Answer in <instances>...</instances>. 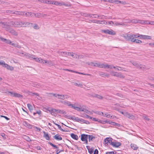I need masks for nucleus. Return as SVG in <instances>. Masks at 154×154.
<instances>
[{
	"mask_svg": "<svg viewBox=\"0 0 154 154\" xmlns=\"http://www.w3.org/2000/svg\"><path fill=\"white\" fill-rule=\"evenodd\" d=\"M68 118L75 121L77 122L82 123H85L87 124H90V122L88 121L84 120L82 118H79L78 117H75V116H68Z\"/></svg>",
	"mask_w": 154,
	"mask_h": 154,
	"instance_id": "f257e3e1",
	"label": "nucleus"
},
{
	"mask_svg": "<svg viewBox=\"0 0 154 154\" xmlns=\"http://www.w3.org/2000/svg\"><path fill=\"white\" fill-rule=\"evenodd\" d=\"M1 40L3 42H5L6 43L12 45L14 47H17L18 48H21L20 46L18 45L17 44H16L14 43H12L11 41L9 39H7L4 38H1Z\"/></svg>",
	"mask_w": 154,
	"mask_h": 154,
	"instance_id": "f03ea898",
	"label": "nucleus"
},
{
	"mask_svg": "<svg viewBox=\"0 0 154 154\" xmlns=\"http://www.w3.org/2000/svg\"><path fill=\"white\" fill-rule=\"evenodd\" d=\"M125 39L127 41H131L132 42H134V40L135 38H134L133 35V34L132 33L128 34H126L124 36Z\"/></svg>",
	"mask_w": 154,
	"mask_h": 154,
	"instance_id": "7ed1b4c3",
	"label": "nucleus"
},
{
	"mask_svg": "<svg viewBox=\"0 0 154 154\" xmlns=\"http://www.w3.org/2000/svg\"><path fill=\"white\" fill-rule=\"evenodd\" d=\"M0 26L4 29L6 31L9 30L10 27L8 22H0Z\"/></svg>",
	"mask_w": 154,
	"mask_h": 154,
	"instance_id": "20e7f679",
	"label": "nucleus"
},
{
	"mask_svg": "<svg viewBox=\"0 0 154 154\" xmlns=\"http://www.w3.org/2000/svg\"><path fill=\"white\" fill-rule=\"evenodd\" d=\"M101 31L102 32L110 35H114L116 34L115 32L112 29H111L110 30H109L108 29L102 30Z\"/></svg>",
	"mask_w": 154,
	"mask_h": 154,
	"instance_id": "39448f33",
	"label": "nucleus"
},
{
	"mask_svg": "<svg viewBox=\"0 0 154 154\" xmlns=\"http://www.w3.org/2000/svg\"><path fill=\"white\" fill-rule=\"evenodd\" d=\"M88 139V136L87 134H83L81 135V140L82 141L85 142L86 144L88 143L87 139Z\"/></svg>",
	"mask_w": 154,
	"mask_h": 154,
	"instance_id": "423d86ee",
	"label": "nucleus"
},
{
	"mask_svg": "<svg viewBox=\"0 0 154 154\" xmlns=\"http://www.w3.org/2000/svg\"><path fill=\"white\" fill-rule=\"evenodd\" d=\"M91 63L93 64L95 66L105 69V65L103 64L100 63H94L92 62H91Z\"/></svg>",
	"mask_w": 154,
	"mask_h": 154,
	"instance_id": "0eeeda50",
	"label": "nucleus"
},
{
	"mask_svg": "<svg viewBox=\"0 0 154 154\" xmlns=\"http://www.w3.org/2000/svg\"><path fill=\"white\" fill-rule=\"evenodd\" d=\"M112 75L114 76H116L121 78H124V76L121 73H119L117 72H113L112 74Z\"/></svg>",
	"mask_w": 154,
	"mask_h": 154,
	"instance_id": "6e6552de",
	"label": "nucleus"
},
{
	"mask_svg": "<svg viewBox=\"0 0 154 154\" xmlns=\"http://www.w3.org/2000/svg\"><path fill=\"white\" fill-rule=\"evenodd\" d=\"M50 94H53L54 97H57L58 99H61L63 100L65 99L64 95H60L59 94L52 93H51Z\"/></svg>",
	"mask_w": 154,
	"mask_h": 154,
	"instance_id": "1a4fd4ad",
	"label": "nucleus"
},
{
	"mask_svg": "<svg viewBox=\"0 0 154 154\" xmlns=\"http://www.w3.org/2000/svg\"><path fill=\"white\" fill-rule=\"evenodd\" d=\"M131 62V63L134 66L136 67H137L140 69L142 68L143 66L140 63H138L137 62L135 61Z\"/></svg>",
	"mask_w": 154,
	"mask_h": 154,
	"instance_id": "9d476101",
	"label": "nucleus"
},
{
	"mask_svg": "<svg viewBox=\"0 0 154 154\" xmlns=\"http://www.w3.org/2000/svg\"><path fill=\"white\" fill-rule=\"evenodd\" d=\"M20 26H22L23 25L25 27L27 26L28 25H31L30 26H32L33 25V23H32L25 22L24 21H20Z\"/></svg>",
	"mask_w": 154,
	"mask_h": 154,
	"instance_id": "9b49d317",
	"label": "nucleus"
},
{
	"mask_svg": "<svg viewBox=\"0 0 154 154\" xmlns=\"http://www.w3.org/2000/svg\"><path fill=\"white\" fill-rule=\"evenodd\" d=\"M121 145L122 143L120 142H113L111 143V145L115 147H118Z\"/></svg>",
	"mask_w": 154,
	"mask_h": 154,
	"instance_id": "f8f14e48",
	"label": "nucleus"
},
{
	"mask_svg": "<svg viewBox=\"0 0 154 154\" xmlns=\"http://www.w3.org/2000/svg\"><path fill=\"white\" fill-rule=\"evenodd\" d=\"M24 56L26 57V58L29 59L30 60L33 59V57L35 56L34 55L28 53H26L24 54Z\"/></svg>",
	"mask_w": 154,
	"mask_h": 154,
	"instance_id": "ddd939ff",
	"label": "nucleus"
},
{
	"mask_svg": "<svg viewBox=\"0 0 154 154\" xmlns=\"http://www.w3.org/2000/svg\"><path fill=\"white\" fill-rule=\"evenodd\" d=\"M7 31H9L10 33L12 34L17 36V33L14 30L11 28L10 27L9 28V30H7Z\"/></svg>",
	"mask_w": 154,
	"mask_h": 154,
	"instance_id": "4468645a",
	"label": "nucleus"
},
{
	"mask_svg": "<svg viewBox=\"0 0 154 154\" xmlns=\"http://www.w3.org/2000/svg\"><path fill=\"white\" fill-rule=\"evenodd\" d=\"M59 6H62L63 5H64L66 7H69L71 6V5L70 3L66 4L63 2H59Z\"/></svg>",
	"mask_w": 154,
	"mask_h": 154,
	"instance_id": "2eb2a0df",
	"label": "nucleus"
},
{
	"mask_svg": "<svg viewBox=\"0 0 154 154\" xmlns=\"http://www.w3.org/2000/svg\"><path fill=\"white\" fill-rule=\"evenodd\" d=\"M55 112H56L58 113H61L63 114H65L66 113V112L63 110H60V109H56L54 110Z\"/></svg>",
	"mask_w": 154,
	"mask_h": 154,
	"instance_id": "dca6fc26",
	"label": "nucleus"
},
{
	"mask_svg": "<svg viewBox=\"0 0 154 154\" xmlns=\"http://www.w3.org/2000/svg\"><path fill=\"white\" fill-rule=\"evenodd\" d=\"M43 133V137L45 138V139L47 140H50V138L49 137L48 133L44 131Z\"/></svg>",
	"mask_w": 154,
	"mask_h": 154,
	"instance_id": "f3484780",
	"label": "nucleus"
},
{
	"mask_svg": "<svg viewBox=\"0 0 154 154\" xmlns=\"http://www.w3.org/2000/svg\"><path fill=\"white\" fill-rule=\"evenodd\" d=\"M95 16H97V17H98V18L100 19H107V17L106 16H105L103 15H95Z\"/></svg>",
	"mask_w": 154,
	"mask_h": 154,
	"instance_id": "a211bd4d",
	"label": "nucleus"
},
{
	"mask_svg": "<svg viewBox=\"0 0 154 154\" xmlns=\"http://www.w3.org/2000/svg\"><path fill=\"white\" fill-rule=\"evenodd\" d=\"M23 13L22 11H14L13 14H15L17 15H23Z\"/></svg>",
	"mask_w": 154,
	"mask_h": 154,
	"instance_id": "6ab92c4d",
	"label": "nucleus"
},
{
	"mask_svg": "<svg viewBox=\"0 0 154 154\" xmlns=\"http://www.w3.org/2000/svg\"><path fill=\"white\" fill-rule=\"evenodd\" d=\"M13 97H16L22 98L23 97V96L19 94L14 92V94Z\"/></svg>",
	"mask_w": 154,
	"mask_h": 154,
	"instance_id": "aec40b11",
	"label": "nucleus"
},
{
	"mask_svg": "<svg viewBox=\"0 0 154 154\" xmlns=\"http://www.w3.org/2000/svg\"><path fill=\"white\" fill-rule=\"evenodd\" d=\"M71 137L72 138L75 140H78L79 138L78 136L73 133L71 134Z\"/></svg>",
	"mask_w": 154,
	"mask_h": 154,
	"instance_id": "412c9836",
	"label": "nucleus"
},
{
	"mask_svg": "<svg viewBox=\"0 0 154 154\" xmlns=\"http://www.w3.org/2000/svg\"><path fill=\"white\" fill-rule=\"evenodd\" d=\"M53 137L57 140H61L62 139V137L57 134L54 136Z\"/></svg>",
	"mask_w": 154,
	"mask_h": 154,
	"instance_id": "4be33fe9",
	"label": "nucleus"
},
{
	"mask_svg": "<svg viewBox=\"0 0 154 154\" xmlns=\"http://www.w3.org/2000/svg\"><path fill=\"white\" fill-rule=\"evenodd\" d=\"M148 20H138V23L141 24H146L148 23Z\"/></svg>",
	"mask_w": 154,
	"mask_h": 154,
	"instance_id": "5701e85b",
	"label": "nucleus"
},
{
	"mask_svg": "<svg viewBox=\"0 0 154 154\" xmlns=\"http://www.w3.org/2000/svg\"><path fill=\"white\" fill-rule=\"evenodd\" d=\"M108 2L110 3H114L116 4H118L119 3H122L120 1L116 0H108Z\"/></svg>",
	"mask_w": 154,
	"mask_h": 154,
	"instance_id": "b1692460",
	"label": "nucleus"
},
{
	"mask_svg": "<svg viewBox=\"0 0 154 154\" xmlns=\"http://www.w3.org/2000/svg\"><path fill=\"white\" fill-rule=\"evenodd\" d=\"M5 67L6 68L10 70L11 71L13 70L14 69V68L13 67L10 66L6 63Z\"/></svg>",
	"mask_w": 154,
	"mask_h": 154,
	"instance_id": "393cba45",
	"label": "nucleus"
},
{
	"mask_svg": "<svg viewBox=\"0 0 154 154\" xmlns=\"http://www.w3.org/2000/svg\"><path fill=\"white\" fill-rule=\"evenodd\" d=\"M88 138L89 139V142L92 141L93 139H94L95 138V137L92 135H88Z\"/></svg>",
	"mask_w": 154,
	"mask_h": 154,
	"instance_id": "a878e982",
	"label": "nucleus"
},
{
	"mask_svg": "<svg viewBox=\"0 0 154 154\" xmlns=\"http://www.w3.org/2000/svg\"><path fill=\"white\" fill-rule=\"evenodd\" d=\"M71 52L64 51V52H63V54H62V56H63L66 57L67 56H70V55H71Z\"/></svg>",
	"mask_w": 154,
	"mask_h": 154,
	"instance_id": "bb28decb",
	"label": "nucleus"
},
{
	"mask_svg": "<svg viewBox=\"0 0 154 154\" xmlns=\"http://www.w3.org/2000/svg\"><path fill=\"white\" fill-rule=\"evenodd\" d=\"M23 125L27 127L28 128H31V125L26 122H23Z\"/></svg>",
	"mask_w": 154,
	"mask_h": 154,
	"instance_id": "cd10ccee",
	"label": "nucleus"
},
{
	"mask_svg": "<svg viewBox=\"0 0 154 154\" xmlns=\"http://www.w3.org/2000/svg\"><path fill=\"white\" fill-rule=\"evenodd\" d=\"M127 115H126V117L128 118L129 119H133L134 118V116L133 115H130V114L128 113L127 114Z\"/></svg>",
	"mask_w": 154,
	"mask_h": 154,
	"instance_id": "c85d7f7f",
	"label": "nucleus"
},
{
	"mask_svg": "<svg viewBox=\"0 0 154 154\" xmlns=\"http://www.w3.org/2000/svg\"><path fill=\"white\" fill-rule=\"evenodd\" d=\"M20 21L14 22V27H17L19 26H20Z\"/></svg>",
	"mask_w": 154,
	"mask_h": 154,
	"instance_id": "c756f323",
	"label": "nucleus"
},
{
	"mask_svg": "<svg viewBox=\"0 0 154 154\" xmlns=\"http://www.w3.org/2000/svg\"><path fill=\"white\" fill-rule=\"evenodd\" d=\"M106 140H107V142L111 144L112 142H113L112 141V139L111 138L107 137L105 139Z\"/></svg>",
	"mask_w": 154,
	"mask_h": 154,
	"instance_id": "7c9ffc66",
	"label": "nucleus"
},
{
	"mask_svg": "<svg viewBox=\"0 0 154 154\" xmlns=\"http://www.w3.org/2000/svg\"><path fill=\"white\" fill-rule=\"evenodd\" d=\"M94 97L97 98L102 100L103 99V97L101 95H98L97 94H95L94 96Z\"/></svg>",
	"mask_w": 154,
	"mask_h": 154,
	"instance_id": "2f4dec72",
	"label": "nucleus"
},
{
	"mask_svg": "<svg viewBox=\"0 0 154 154\" xmlns=\"http://www.w3.org/2000/svg\"><path fill=\"white\" fill-rule=\"evenodd\" d=\"M55 125H57L58 127V128L60 129V130H61V131H63V132H67L68 131H67V130H64L63 129L61 128V126L57 124H55Z\"/></svg>",
	"mask_w": 154,
	"mask_h": 154,
	"instance_id": "473e14b6",
	"label": "nucleus"
},
{
	"mask_svg": "<svg viewBox=\"0 0 154 154\" xmlns=\"http://www.w3.org/2000/svg\"><path fill=\"white\" fill-rule=\"evenodd\" d=\"M103 116L104 117H105L108 118H112V115L110 116L109 114H108L106 113H105L104 115V114Z\"/></svg>",
	"mask_w": 154,
	"mask_h": 154,
	"instance_id": "72a5a7b5",
	"label": "nucleus"
},
{
	"mask_svg": "<svg viewBox=\"0 0 154 154\" xmlns=\"http://www.w3.org/2000/svg\"><path fill=\"white\" fill-rule=\"evenodd\" d=\"M24 138L28 142H31L32 140L28 136H24Z\"/></svg>",
	"mask_w": 154,
	"mask_h": 154,
	"instance_id": "f704fd0d",
	"label": "nucleus"
},
{
	"mask_svg": "<svg viewBox=\"0 0 154 154\" xmlns=\"http://www.w3.org/2000/svg\"><path fill=\"white\" fill-rule=\"evenodd\" d=\"M22 12L23 13V15H22V16L26 17H29V12H26L25 11H22Z\"/></svg>",
	"mask_w": 154,
	"mask_h": 154,
	"instance_id": "c9c22d12",
	"label": "nucleus"
},
{
	"mask_svg": "<svg viewBox=\"0 0 154 154\" xmlns=\"http://www.w3.org/2000/svg\"><path fill=\"white\" fill-rule=\"evenodd\" d=\"M54 1L46 0V3L49 4L54 5Z\"/></svg>",
	"mask_w": 154,
	"mask_h": 154,
	"instance_id": "e433bc0d",
	"label": "nucleus"
},
{
	"mask_svg": "<svg viewBox=\"0 0 154 154\" xmlns=\"http://www.w3.org/2000/svg\"><path fill=\"white\" fill-rule=\"evenodd\" d=\"M131 148L134 150H137L138 148V147H137L136 145L134 144H131Z\"/></svg>",
	"mask_w": 154,
	"mask_h": 154,
	"instance_id": "4c0bfd02",
	"label": "nucleus"
},
{
	"mask_svg": "<svg viewBox=\"0 0 154 154\" xmlns=\"http://www.w3.org/2000/svg\"><path fill=\"white\" fill-rule=\"evenodd\" d=\"M138 20L133 19L132 20H131L130 22L136 24L138 23Z\"/></svg>",
	"mask_w": 154,
	"mask_h": 154,
	"instance_id": "58836bf2",
	"label": "nucleus"
},
{
	"mask_svg": "<svg viewBox=\"0 0 154 154\" xmlns=\"http://www.w3.org/2000/svg\"><path fill=\"white\" fill-rule=\"evenodd\" d=\"M70 55L71 56L75 58H77L78 57V55L72 52L71 53V55Z\"/></svg>",
	"mask_w": 154,
	"mask_h": 154,
	"instance_id": "ea45409f",
	"label": "nucleus"
},
{
	"mask_svg": "<svg viewBox=\"0 0 154 154\" xmlns=\"http://www.w3.org/2000/svg\"><path fill=\"white\" fill-rule=\"evenodd\" d=\"M9 23V26L10 27V26H14V22L13 21H11L10 22H8Z\"/></svg>",
	"mask_w": 154,
	"mask_h": 154,
	"instance_id": "a19ab883",
	"label": "nucleus"
},
{
	"mask_svg": "<svg viewBox=\"0 0 154 154\" xmlns=\"http://www.w3.org/2000/svg\"><path fill=\"white\" fill-rule=\"evenodd\" d=\"M112 125L118 127H120L121 126V125L119 124L116 123L115 122H113Z\"/></svg>",
	"mask_w": 154,
	"mask_h": 154,
	"instance_id": "79ce46f5",
	"label": "nucleus"
},
{
	"mask_svg": "<svg viewBox=\"0 0 154 154\" xmlns=\"http://www.w3.org/2000/svg\"><path fill=\"white\" fill-rule=\"evenodd\" d=\"M27 107L30 111L33 110V108L32 106L30 104H27Z\"/></svg>",
	"mask_w": 154,
	"mask_h": 154,
	"instance_id": "37998d69",
	"label": "nucleus"
},
{
	"mask_svg": "<svg viewBox=\"0 0 154 154\" xmlns=\"http://www.w3.org/2000/svg\"><path fill=\"white\" fill-rule=\"evenodd\" d=\"M48 143L52 147H54L55 149H57L58 147L52 143L51 142H49Z\"/></svg>",
	"mask_w": 154,
	"mask_h": 154,
	"instance_id": "c03bdc74",
	"label": "nucleus"
},
{
	"mask_svg": "<svg viewBox=\"0 0 154 154\" xmlns=\"http://www.w3.org/2000/svg\"><path fill=\"white\" fill-rule=\"evenodd\" d=\"M99 75H100L102 76H108V74H105V73L103 72H100L99 73Z\"/></svg>",
	"mask_w": 154,
	"mask_h": 154,
	"instance_id": "a18cd8bd",
	"label": "nucleus"
},
{
	"mask_svg": "<svg viewBox=\"0 0 154 154\" xmlns=\"http://www.w3.org/2000/svg\"><path fill=\"white\" fill-rule=\"evenodd\" d=\"M100 22L99 23L102 24H107V22L104 20H100Z\"/></svg>",
	"mask_w": 154,
	"mask_h": 154,
	"instance_id": "49530a36",
	"label": "nucleus"
},
{
	"mask_svg": "<svg viewBox=\"0 0 154 154\" xmlns=\"http://www.w3.org/2000/svg\"><path fill=\"white\" fill-rule=\"evenodd\" d=\"M6 63L3 61H0V65H2L3 67H5Z\"/></svg>",
	"mask_w": 154,
	"mask_h": 154,
	"instance_id": "de8ad7c7",
	"label": "nucleus"
},
{
	"mask_svg": "<svg viewBox=\"0 0 154 154\" xmlns=\"http://www.w3.org/2000/svg\"><path fill=\"white\" fill-rule=\"evenodd\" d=\"M94 113H96L100 115L103 116L104 114V113L102 112H101L100 111H96V112H94Z\"/></svg>",
	"mask_w": 154,
	"mask_h": 154,
	"instance_id": "09e8293b",
	"label": "nucleus"
},
{
	"mask_svg": "<svg viewBox=\"0 0 154 154\" xmlns=\"http://www.w3.org/2000/svg\"><path fill=\"white\" fill-rule=\"evenodd\" d=\"M94 151V148L93 147L91 148L90 149L88 150V152L90 154H92Z\"/></svg>",
	"mask_w": 154,
	"mask_h": 154,
	"instance_id": "8fccbe9b",
	"label": "nucleus"
},
{
	"mask_svg": "<svg viewBox=\"0 0 154 154\" xmlns=\"http://www.w3.org/2000/svg\"><path fill=\"white\" fill-rule=\"evenodd\" d=\"M54 110H55V109H51V110H49V111L51 112V115H54V116L55 113L56 112L54 111Z\"/></svg>",
	"mask_w": 154,
	"mask_h": 154,
	"instance_id": "3c124183",
	"label": "nucleus"
},
{
	"mask_svg": "<svg viewBox=\"0 0 154 154\" xmlns=\"http://www.w3.org/2000/svg\"><path fill=\"white\" fill-rule=\"evenodd\" d=\"M5 13L7 14H13L14 11L8 10L6 11Z\"/></svg>",
	"mask_w": 154,
	"mask_h": 154,
	"instance_id": "603ef678",
	"label": "nucleus"
},
{
	"mask_svg": "<svg viewBox=\"0 0 154 154\" xmlns=\"http://www.w3.org/2000/svg\"><path fill=\"white\" fill-rule=\"evenodd\" d=\"M144 39H151V37L150 36L144 35Z\"/></svg>",
	"mask_w": 154,
	"mask_h": 154,
	"instance_id": "864d4df0",
	"label": "nucleus"
},
{
	"mask_svg": "<svg viewBox=\"0 0 154 154\" xmlns=\"http://www.w3.org/2000/svg\"><path fill=\"white\" fill-rule=\"evenodd\" d=\"M114 24L116 26H118L119 25H124V23L122 22L118 23V22H116Z\"/></svg>",
	"mask_w": 154,
	"mask_h": 154,
	"instance_id": "5fc2aeb1",
	"label": "nucleus"
},
{
	"mask_svg": "<svg viewBox=\"0 0 154 154\" xmlns=\"http://www.w3.org/2000/svg\"><path fill=\"white\" fill-rule=\"evenodd\" d=\"M41 58H38V57H33V60H34L36 61L40 62V61Z\"/></svg>",
	"mask_w": 154,
	"mask_h": 154,
	"instance_id": "6e6d98bb",
	"label": "nucleus"
},
{
	"mask_svg": "<svg viewBox=\"0 0 154 154\" xmlns=\"http://www.w3.org/2000/svg\"><path fill=\"white\" fill-rule=\"evenodd\" d=\"M105 69L106 68H110V69H112L113 68V65H109L108 64H106V65H105Z\"/></svg>",
	"mask_w": 154,
	"mask_h": 154,
	"instance_id": "4d7b16f0",
	"label": "nucleus"
},
{
	"mask_svg": "<svg viewBox=\"0 0 154 154\" xmlns=\"http://www.w3.org/2000/svg\"><path fill=\"white\" fill-rule=\"evenodd\" d=\"M134 42H135L137 43L140 44V43H141L142 42L140 40H138V39H135V40H134Z\"/></svg>",
	"mask_w": 154,
	"mask_h": 154,
	"instance_id": "13d9d810",
	"label": "nucleus"
},
{
	"mask_svg": "<svg viewBox=\"0 0 154 154\" xmlns=\"http://www.w3.org/2000/svg\"><path fill=\"white\" fill-rule=\"evenodd\" d=\"M133 36L134 38H139L140 37V34H133Z\"/></svg>",
	"mask_w": 154,
	"mask_h": 154,
	"instance_id": "bf43d9fd",
	"label": "nucleus"
},
{
	"mask_svg": "<svg viewBox=\"0 0 154 154\" xmlns=\"http://www.w3.org/2000/svg\"><path fill=\"white\" fill-rule=\"evenodd\" d=\"M73 108L78 111H80L81 108L79 107L75 106L74 105Z\"/></svg>",
	"mask_w": 154,
	"mask_h": 154,
	"instance_id": "052dcab7",
	"label": "nucleus"
},
{
	"mask_svg": "<svg viewBox=\"0 0 154 154\" xmlns=\"http://www.w3.org/2000/svg\"><path fill=\"white\" fill-rule=\"evenodd\" d=\"M143 118L144 119L146 120L147 121H149L150 120V119L148 118L147 116H146V115L143 116Z\"/></svg>",
	"mask_w": 154,
	"mask_h": 154,
	"instance_id": "680f3d73",
	"label": "nucleus"
},
{
	"mask_svg": "<svg viewBox=\"0 0 154 154\" xmlns=\"http://www.w3.org/2000/svg\"><path fill=\"white\" fill-rule=\"evenodd\" d=\"M92 22L93 23H99V22H100V20H92Z\"/></svg>",
	"mask_w": 154,
	"mask_h": 154,
	"instance_id": "e2e57ef3",
	"label": "nucleus"
},
{
	"mask_svg": "<svg viewBox=\"0 0 154 154\" xmlns=\"http://www.w3.org/2000/svg\"><path fill=\"white\" fill-rule=\"evenodd\" d=\"M116 67H117V70L118 71H122L123 70V69H124L123 68H122V67H119L118 66H116Z\"/></svg>",
	"mask_w": 154,
	"mask_h": 154,
	"instance_id": "0e129e2a",
	"label": "nucleus"
},
{
	"mask_svg": "<svg viewBox=\"0 0 154 154\" xmlns=\"http://www.w3.org/2000/svg\"><path fill=\"white\" fill-rule=\"evenodd\" d=\"M146 24H150V25H154V21H148V23H146Z\"/></svg>",
	"mask_w": 154,
	"mask_h": 154,
	"instance_id": "69168bd1",
	"label": "nucleus"
},
{
	"mask_svg": "<svg viewBox=\"0 0 154 154\" xmlns=\"http://www.w3.org/2000/svg\"><path fill=\"white\" fill-rule=\"evenodd\" d=\"M67 103V105L69 106H71V107L73 108L74 106V105L70 103V102H68V103Z\"/></svg>",
	"mask_w": 154,
	"mask_h": 154,
	"instance_id": "338daca9",
	"label": "nucleus"
},
{
	"mask_svg": "<svg viewBox=\"0 0 154 154\" xmlns=\"http://www.w3.org/2000/svg\"><path fill=\"white\" fill-rule=\"evenodd\" d=\"M34 26H33V28L34 29H39V27L37 24H34Z\"/></svg>",
	"mask_w": 154,
	"mask_h": 154,
	"instance_id": "774afa93",
	"label": "nucleus"
}]
</instances>
